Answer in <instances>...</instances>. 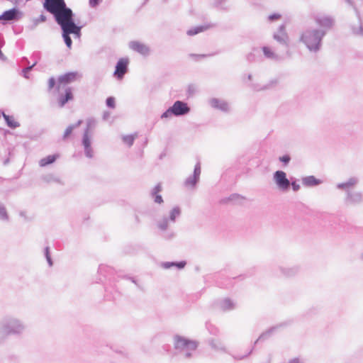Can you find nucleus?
<instances>
[{"instance_id":"obj_1","label":"nucleus","mask_w":363,"mask_h":363,"mask_svg":"<svg viewBox=\"0 0 363 363\" xmlns=\"http://www.w3.org/2000/svg\"><path fill=\"white\" fill-rule=\"evenodd\" d=\"M26 330L27 325L23 320L13 315L5 316L0 320V346L10 336L21 337Z\"/></svg>"},{"instance_id":"obj_2","label":"nucleus","mask_w":363,"mask_h":363,"mask_svg":"<svg viewBox=\"0 0 363 363\" xmlns=\"http://www.w3.org/2000/svg\"><path fill=\"white\" fill-rule=\"evenodd\" d=\"M359 183V177H351L346 181L337 184L336 188L345 192L344 203L347 206H355L363 203V193L353 189Z\"/></svg>"},{"instance_id":"obj_3","label":"nucleus","mask_w":363,"mask_h":363,"mask_svg":"<svg viewBox=\"0 0 363 363\" xmlns=\"http://www.w3.org/2000/svg\"><path fill=\"white\" fill-rule=\"evenodd\" d=\"M325 36V33L318 30V28L308 27L300 33L298 40L309 52L316 54L322 50Z\"/></svg>"},{"instance_id":"obj_4","label":"nucleus","mask_w":363,"mask_h":363,"mask_svg":"<svg viewBox=\"0 0 363 363\" xmlns=\"http://www.w3.org/2000/svg\"><path fill=\"white\" fill-rule=\"evenodd\" d=\"M199 345L198 342L176 335L174 337V346L176 350L182 354L185 359H190Z\"/></svg>"},{"instance_id":"obj_5","label":"nucleus","mask_w":363,"mask_h":363,"mask_svg":"<svg viewBox=\"0 0 363 363\" xmlns=\"http://www.w3.org/2000/svg\"><path fill=\"white\" fill-rule=\"evenodd\" d=\"M43 8L53 15L55 20L58 18L67 17L68 15L73 13L72 10L67 6L65 0H57L55 2L47 1L43 3Z\"/></svg>"},{"instance_id":"obj_6","label":"nucleus","mask_w":363,"mask_h":363,"mask_svg":"<svg viewBox=\"0 0 363 363\" xmlns=\"http://www.w3.org/2000/svg\"><path fill=\"white\" fill-rule=\"evenodd\" d=\"M189 112L190 108L188 104L184 101L178 100L161 115V118H169L172 116L177 117L183 116L188 114Z\"/></svg>"},{"instance_id":"obj_7","label":"nucleus","mask_w":363,"mask_h":363,"mask_svg":"<svg viewBox=\"0 0 363 363\" xmlns=\"http://www.w3.org/2000/svg\"><path fill=\"white\" fill-rule=\"evenodd\" d=\"M313 19L316 25L319 26L318 30L323 31L325 35L335 24V18L333 16L325 13L316 14L314 16Z\"/></svg>"},{"instance_id":"obj_8","label":"nucleus","mask_w":363,"mask_h":363,"mask_svg":"<svg viewBox=\"0 0 363 363\" xmlns=\"http://www.w3.org/2000/svg\"><path fill=\"white\" fill-rule=\"evenodd\" d=\"M273 181L279 191L287 192L291 187V181L287 178L286 173L282 170H277L273 174Z\"/></svg>"},{"instance_id":"obj_9","label":"nucleus","mask_w":363,"mask_h":363,"mask_svg":"<svg viewBox=\"0 0 363 363\" xmlns=\"http://www.w3.org/2000/svg\"><path fill=\"white\" fill-rule=\"evenodd\" d=\"M74 16L73 13L68 15L67 17L58 18V19L55 20L60 26L62 32H67V33L71 35V33H74V30L79 26L76 24Z\"/></svg>"},{"instance_id":"obj_10","label":"nucleus","mask_w":363,"mask_h":363,"mask_svg":"<svg viewBox=\"0 0 363 363\" xmlns=\"http://www.w3.org/2000/svg\"><path fill=\"white\" fill-rule=\"evenodd\" d=\"M181 215V209L179 206L174 207L169 212V217H163L157 222V227L162 231L167 230L169 223H174L176 218Z\"/></svg>"},{"instance_id":"obj_11","label":"nucleus","mask_w":363,"mask_h":363,"mask_svg":"<svg viewBox=\"0 0 363 363\" xmlns=\"http://www.w3.org/2000/svg\"><path fill=\"white\" fill-rule=\"evenodd\" d=\"M273 38L280 45L284 46L285 48H289V37L286 30V26L284 24L281 25L277 30L274 33Z\"/></svg>"},{"instance_id":"obj_12","label":"nucleus","mask_w":363,"mask_h":363,"mask_svg":"<svg viewBox=\"0 0 363 363\" xmlns=\"http://www.w3.org/2000/svg\"><path fill=\"white\" fill-rule=\"evenodd\" d=\"M128 58H121L118 60L116 65L115 71L113 73L114 77L117 79H122L124 77V75L128 72Z\"/></svg>"},{"instance_id":"obj_13","label":"nucleus","mask_w":363,"mask_h":363,"mask_svg":"<svg viewBox=\"0 0 363 363\" xmlns=\"http://www.w3.org/2000/svg\"><path fill=\"white\" fill-rule=\"evenodd\" d=\"M201 172L200 162H197L194 167L193 174L187 177L184 181V186L188 189H194L199 181Z\"/></svg>"},{"instance_id":"obj_14","label":"nucleus","mask_w":363,"mask_h":363,"mask_svg":"<svg viewBox=\"0 0 363 363\" xmlns=\"http://www.w3.org/2000/svg\"><path fill=\"white\" fill-rule=\"evenodd\" d=\"M22 16V12L16 8H12L9 10L5 11L0 15V21H15L20 19Z\"/></svg>"},{"instance_id":"obj_15","label":"nucleus","mask_w":363,"mask_h":363,"mask_svg":"<svg viewBox=\"0 0 363 363\" xmlns=\"http://www.w3.org/2000/svg\"><path fill=\"white\" fill-rule=\"evenodd\" d=\"M129 48L143 56H148L150 53V48L149 46L139 41H130L129 43Z\"/></svg>"},{"instance_id":"obj_16","label":"nucleus","mask_w":363,"mask_h":363,"mask_svg":"<svg viewBox=\"0 0 363 363\" xmlns=\"http://www.w3.org/2000/svg\"><path fill=\"white\" fill-rule=\"evenodd\" d=\"M80 77L81 75L77 72H71L60 76L57 80L60 84H67L77 81Z\"/></svg>"},{"instance_id":"obj_17","label":"nucleus","mask_w":363,"mask_h":363,"mask_svg":"<svg viewBox=\"0 0 363 363\" xmlns=\"http://www.w3.org/2000/svg\"><path fill=\"white\" fill-rule=\"evenodd\" d=\"M74 96L72 94V89L71 87H67L65 89V94H61L58 96V104L60 108L65 106V105L69 101L73 100Z\"/></svg>"},{"instance_id":"obj_18","label":"nucleus","mask_w":363,"mask_h":363,"mask_svg":"<svg viewBox=\"0 0 363 363\" xmlns=\"http://www.w3.org/2000/svg\"><path fill=\"white\" fill-rule=\"evenodd\" d=\"M209 104L213 108L216 109H218L223 112L229 111V105L228 102H226L224 100H221L217 98H213L210 99Z\"/></svg>"},{"instance_id":"obj_19","label":"nucleus","mask_w":363,"mask_h":363,"mask_svg":"<svg viewBox=\"0 0 363 363\" xmlns=\"http://www.w3.org/2000/svg\"><path fill=\"white\" fill-rule=\"evenodd\" d=\"M279 271L284 277L290 278L298 274L300 271V267L298 266H293L290 267H280Z\"/></svg>"},{"instance_id":"obj_20","label":"nucleus","mask_w":363,"mask_h":363,"mask_svg":"<svg viewBox=\"0 0 363 363\" xmlns=\"http://www.w3.org/2000/svg\"><path fill=\"white\" fill-rule=\"evenodd\" d=\"M208 343L215 351L226 352V348L223 342L218 339L211 338L208 340Z\"/></svg>"},{"instance_id":"obj_21","label":"nucleus","mask_w":363,"mask_h":363,"mask_svg":"<svg viewBox=\"0 0 363 363\" xmlns=\"http://www.w3.org/2000/svg\"><path fill=\"white\" fill-rule=\"evenodd\" d=\"M219 307L223 311H231L235 308V303L230 298H225L219 302Z\"/></svg>"},{"instance_id":"obj_22","label":"nucleus","mask_w":363,"mask_h":363,"mask_svg":"<svg viewBox=\"0 0 363 363\" xmlns=\"http://www.w3.org/2000/svg\"><path fill=\"white\" fill-rule=\"evenodd\" d=\"M245 199V197L238 194H233L228 198H225L221 200L222 203H241V202Z\"/></svg>"},{"instance_id":"obj_23","label":"nucleus","mask_w":363,"mask_h":363,"mask_svg":"<svg viewBox=\"0 0 363 363\" xmlns=\"http://www.w3.org/2000/svg\"><path fill=\"white\" fill-rule=\"evenodd\" d=\"M302 183L306 186H313L319 185L321 181L316 179L314 176H308L302 179Z\"/></svg>"},{"instance_id":"obj_24","label":"nucleus","mask_w":363,"mask_h":363,"mask_svg":"<svg viewBox=\"0 0 363 363\" xmlns=\"http://www.w3.org/2000/svg\"><path fill=\"white\" fill-rule=\"evenodd\" d=\"M2 116L9 128L14 129L20 126V123L15 121L13 116L6 115L4 112H2Z\"/></svg>"},{"instance_id":"obj_25","label":"nucleus","mask_w":363,"mask_h":363,"mask_svg":"<svg viewBox=\"0 0 363 363\" xmlns=\"http://www.w3.org/2000/svg\"><path fill=\"white\" fill-rule=\"evenodd\" d=\"M162 191V186L160 184L156 185L155 188L152 189L151 192V195L152 198H154V201L155 203H162L163 202V199L161 195L158 194L159 192Z\"/></svg>"},{"instance_id":"obj_26","label":"nucleus","mask_w":363,"mask_h":363,"mask_svg":"<svg viewBox=\"0 0 363 363\" xmlns=\"http://www.w3.org/2000/svg\"><path fill=\"white\" fill-rule=\"evenodd\" d=\"M282 325H277L274 327H272L267 331L262 333L258 339L255 342V345L257 344L259 341H264L267 339L279 327H281Z\"/></svg>"},{"instance_id":"obj_27","label":"nucleus","mask_w":363,"mask_h":363,"mask_svg":"<svg viewBox=\"0 0 363 363\" xmlns=\"http://www.w3.org/2000/svg\"><path fill=\"white\" fill-rule=\"evenodd\" d=\"M58 157V155H50L44 158H42L39 162V165L40 167H45L48 164H52L55 162L57 158Z\"/></svg>"},{"instance_id":"obj_28","label":"nucleus","mask_w":363,"mask_h":363,"mask_svg":"<svg viewBox=\"0 0 363 363\" xmlns=\"http://www.w3.org/2000/svg\"><path fill=\"white\" fill-rule=\"evenodd\" d=\"M185 261L181 262H165L162 264V266L164 269H169L172 267H177L178 269H183L186 265Z\"/></svg>"},{"instance_id":"obj_29","label":"nucleus","mask_w":363,"mask_h":363,"mask_svg":"<svg viewBox=\"0 0 363 363\" xmlns=\"http://www.w3.org/2000/svg\"><path fill=\"white\" fill-rule=\"evenodd\" d=\"M279 84V79H272L269 81V82L264 85L262 87H254V89L256 91H264L272 89L275 87Z\"/></svg>"},{"instance_id":"obj_30","label":"nucleus","mask_w":363,"mask_h":363,"mask_svg":"<svg viewBox=\"0 0 363 363\" xmlns=\"http://www.w3.org/2000/svg\"><path fill=\"white\" fill-rule=\"evenodd\" d=\"M262 51H263L264 56L268 59H271V60H277V61L279 60V59H280V57L276 53H274L269 48H268L267 46H264L262 48Z\"/></svg>"},{"instance_id":"obj_31","label":"nucleus","mask_w":363,"mask_h":363,"mask_svg":"<svg viewBox=\"0 0 363 363\" xmlns=\"http://www.w3.org/2000/svg\"><path fill=\"white\" fill-rule=\"evenodd\" d=\"M208 26H196L194 28H190L189 30H188L186 33L188 35H190V36L194 35L201 32L206 30V29H208Z\"/></svg>"},{"instance_id":"obj_32","label":"nucleus","mask_w":363,"mask_h":363,"mask_svg":"<svg viewBox=\"0 0 363 363\" xmlns=\"http://www.w3.org/2000/svg\"><path fill=\"white\" fill-rule=\"evenodd\" d=\"M82 144L83 147H86V146L87 147V146L91 145V136H90L89 133H88V130H84V131L82 140Z\"/></svg>"},{"instance_id":"obj_33","label":"nucleus","mask_w":363,"mask_h":363,"mask_svg":"<svg viewBox=\"0 0 363 363\" xmlns=\"http://www.w3.org/2000/svg\"><path fill=\"white\" fill-rule=\"evenodd\" d=\"M46 19L47 18L45 15H40L38 18L33 19V24L30 26V29L34 30L40 23L46 21Z\"/></svg>"},{"instance_id":"obj_34","label":"nucleus","mask_w":363,"mask_h":363,"mask_svg":"<svg viewBox=\"0 0 363 363\" xmlns=\"http://www.w3.org/2000/svg\"><path fill=\"white\" fill-rule=\"evenodd\" d=\"M43 180L47 183H50L52 182H57L59 184H62L59 178L55 177L53 174H49L43 176Z\"/></svg>"},{"instance_id":"obj_35","label":"nucleus","mask_w":363,"mask_h":363,"mask_svg":"<svg viewBox=\"0 0 363 363\" xmlns=\"http://www.w3.org/2000/svg\"><path fill=\"white\" fill-rule=\"evenodd\" d=\"M0 220L4 221L9 220V215L4 205L0 203Z\"/></svg>"},{"instance_id":"obj_36","label":"nucleus","mask_w":363,"mask_h":363,"mask_svg":"<svg viewBox=\"0 0 363 363\" xmlns=\"http://www.w3.org/2000/svg\"><path fill=\"white\" fill-rule=\"evenodd\" d=\"M62 35L67 47L68 48H71L72 45V40L71 39L70 34L67 33V32H62Z\"/></svg>"},{"instance_id":"obj_37","label":"nucleus","mask_w":363,"mask_h":363,"mask_svg":"<svg viewBox=\"0 0 363 363\" xmlns=\"http://www.w3.org/2000/svg\"><path fill=\"white\" fill-rule=\"evenodd\" d=\"M122 139L123 143H126L129 147H130L134 143L135 136L133 135H124L123 136Z\"/></svg>"},{"instance_id":"obj_38","label":"nucleus","mask_w":363,"mask_h":363,"mask_svg":"<svg viewBox=\"0 0 363 363\" xmlns=\"http://www.w3.org/2000/svg\"><path fill=\"white\" fill-rule=\"evenodd\" d=\"M352 32L354 35L363 36V27L360 21L357 27H352Z\"/></svg>"},{"instance_id":"obj_39","label":"nucleus","mask_w":363,"mask_h":363,"mask_svg":"<svg viewBox=\"0 0 363 363\" xmlns=\"http://www.w3.org/2000/svg\"><path fill=\"white\" fill-rule=\"evenodd\" d=\"M84 155L86 157L91 159L94 157V150L91 147V145L84 147Z\"/></svg>"},{"instance_id":"obj_40","label":"nucleus","mask_w":363,"mask_h":363,"mask_svg":"<svg viewBox=\"0 0 363 363\" xmlns=\"http://www.w3.org/2000/svg\"><path fill=\"white\" fill-rule=\"evenodd\" d=\"M106 104L108 108H114L116 107L115 98L109 96L106 100Z\"/></svg>"},{"instance_id":"obj_41","label":"nucleus","mask_w":363,"mask_h":363,"mask_svg":"<svg viewBox=\"0 0 363 363\" xmlns=\"http://www.w3.org/2000/svg\"><path fill=\"white\" fill-rule=\"evenodd\" d=\"M74 130V127H72L71 125H69L66 129L64 133V135L62 136L63 140H66L67 137L72 133Z\"/></svg>"},{"instance_id":"obj_42","label":"nucleus","mask_w":363,"mask_h":363,"mask_svg":"<svg viewBox=\"0 0 363 363\" xmlns=\"http://www.w3.org/2000/svg\"><path fill=\"white\" fill-rule=\"evenodd\" d=\"M36 62L33 63L32 65L30 66H28V67H26L25 68H23L22 69V72L23 73V77L26 79L28 78V72H29L30 71H31V69H33V67L35 65Z\"/></svg>"},{"instance_id":"obj_43","label":"nucleus","mask_w":363,"mask_h":363,"mask_svg":"<svg viewBox=\"0 0 363 363\" xmlns=\"http://www.w3.org/2000/svg\"><path fill=\"white\" fill-rule=\"evenodd\" d=\"M291 160V157L289 155H284L279 157V161L284 163V165H287Z\"/></svg>"},{"instance_id":"obj_44","label":"nucleus","mask_w":363,"mask_h":363,"mask_svg":"<svg viewBox=\"0 0 363 363\" xmlns=\"http://www.w3.org/2000/svg\"><path fill=\"white\" fill-rule=\"evenodd\" d=\"M56 84L55 79L52 77L48 80V91H51Z\"/></svg>"},{"instance_id":"obj_45","label":"nucleus","mask_w":363,"mask_h":363,"mask_svg":"<svg viewBox=\"0 0 363 363\" xmlns=\"http://www.w3.org/2000/svg\"><path fill=\"white\" fill-rule=\"evenodd\" d=\"M281 18V15L279 13H272L268 16V19L270 21H274L276 20H278Z\"/></svg>"},{"instance_id":"obj_46","label":"nucleus","mask_w":363,"mask_h":363,"mask_svg":"<svg viewBox=\"0 0 363 363\" xmlns=\"http://www.w3.org/2000/svg\"><path fill=\"white\" fill-rule=\"evenodd\" d=\"M102 0H89V6L91 8H96L97 6L99 5V4L101 2Z\"/></svg>"},{"instance_id":"obj_47","label":"nucleus","mask_w":363,"mask_h":363,"mask_svg":"<svg viewBox=\"0 0 363 363\" xmlns=\"http://www.w3.org/2000/svg\"><path fill=\"white\" fill-rule=\"evenodd\" d=\"M95 121L93 119H88L86 121V128L85 130H88V133H89V130L92 125H94Z\"/></svg>"},{"instance_id":"obj_48","label":"nucleus","mask_w":363,"mask_h":363,"mask_svg":"<svg viewBox=\"0 0 363 363\" xmlns=\"http://www.w3.org/2000/svg\"><path fill=\"white\" fill-rule=\"evenodd\" d=\"M213 54H209V55H204V54H201V55H197V54H190L189 56L191 57H196V58H204V57H211V56H213Z\"/></svg>"},{"instance_id":"obj_49","label":"nucleus","mask_w":363,"mask_h":363,"mask_svg":"<svg viewBox=\"0 0 363 363\" xmlns=\"http://www.w3.org/2000/svg\"><path fill=\"white\" fill-rule=\"evenodd\" d=\"M81 29H82V26H79L78 28H77L74 31V33H71V34H73L74 35L75 38H80L81 36Z\"/></svg>"},{"instance_id":"obj_50","label":"nucleus","mask_w":363,"mask_h":363,"mask_svg":"<svg viewBox=\"0 0 363 363\" xmlns=\"http://www.w3.org/2000/svg\"><path fill=\"white\" fill-rule=\"evenodd\" d=\"M291 186L294 191H298L300 189V185L296 182H291Z\"/></svg>"},{"instance_id":"obj_51","label":"nucleus","mask_w":363,"mask_h":363,"mask_svg":"<svg viewBox=\"0 0 363 363\" xmlns=\"http://www.w3.org/2000/svg\"><path fill=\"white\" fill-rule=\"evenodd\" d=\"M174 233L173 232H168L164 235V238L166 240H171L174 237Z\"/></svg>"},{"instance_id":"obj_52","label":"nucleus","mask_w":363,"mask_h":363,"mask_svg":"<svg viewBox=\"0 0 363 363\" xmlns=\"http://www.w3.org/2000/svg\"><path fill=\"white\" fill-rule=\"evenodd\" d=\"M109 117H110V113L108 111H104L103 113V119L104 121H106L109 118Z\"/></svg>"},{"instance_id":"obj_53","label":"nucleus","mask_w":363,"mask_h":363,"mask_svg":"<svg viewBox=\"0 0 363 363\" xmlns=\"http://www.w3.org/2000/svg\"><path fill=\"white\" fill-rule=\"evenodd\" d=\"M350 6L354 7V10L357 12V9H356L354 1L353 0H345Z\"/></svg>"},{"instance_id":"obj_54","label":"nucleus","mask_w":363,"mask_h":363,"mask_svg":"<svg viewBox=\"0 0 363 363\" xmlns=\"http://www.w3.org/2000/svg\"><path fill=\"white\" fill-rule=\"evenodd\" d=\"M82 120H79L76 123L74 124H72V127H74V129L78 128L79 126L81 125V124L82 123Z\"/></svg>"},{"instance_id":"obj_55","label":"nucleus","mask_w":363,"mask_h":363,"mask_svg":"<svg viewBox=\"0 0 363 363\" xmlns=\"http://www.w3.org/2000/svg\"><path fill=\"white\" fill-rule=\"evenodd\" d=\"M45 257H50V247H46L45 248Z\"/></svg>"},{"instance_id":"obj_56","label":"nucleus","mask_w":363,"mask_h":363,"mask_svg":"<svg viewBox=\"0 0 363 363\" xmlns=\"http://www.w3.org/2000/svg\"><path fill=\"white\" fill-rule=\"evenodd\" d=\"M289 363H302V362L299 360V359H298V358H294V359H291V360L289 362Z\"/></svg>"},{"instance_id":"obj_57","label":"nucleus","mask_w":363,"mask_h":363,"mask_svg":"<svg viewBox=\"0 0 363 363\" xmlns=\"http://www.w3.org/2000/svg\"><path fill=\"white\" fill-rule=\"evenodd\" d=\"M46 259L48 261V263L50 266H52V260L51 259V257H46Z\"/></svg>"},{"instance_id":"obj_58","label":"nucleus","mask_w":363,"mask_h":363,"mask_svg":"<svg viewBox=\"0 0 363 363\" xmlns=\"http://www.w3.org/2000/svg\"><path fill=\"white\" fill-rule=\"evenodd\" d=\"M130 279L131 280V281L133 283H134L135 285L138 286V283H137V281L134 278H130Z\"/></svg>"},{"instance_id":"obj_59","label":"nucleus","mask_w":363,"mask_h":363,"mask_svg":"<svg viewBox=\"0 0 363 363\" xmlns=\"http://www.w3.org/2000/svg\"><path fill=\"white\" fill-rule=\"evenodd\" d=\"M252 74H248V76H247V79H248L249 80H251V79H252Z\"/></svg>"},{"instance_id":"obj_60","label":"nucleus","mask_w":363,"mask_h":363,"mask_svg":"<svg viewBox=\"0 0 363 363\" xmlns=\"http://www.w3.org/2000/svg\"><path fill=\"white\" fill-rule=\"evenodd\" d=\"M252 56V54H250V55H248V56H247V60H250V57H251Z\"/></svg>"},{"instance_id":"obj_61","label":"nucleus","mask_w":363,"mask_h":363,"mask_svg":"<svg viewBox=\"0 0 363 363\" xmlns=\"http://www.w3.org/2000/svg\"><path fill=\"white\" fill-rule=\"evenodd\" d=\"M359 258L363 260V252L360 254Z\"/></svg>"},{"instance_id":"obj_62","label":"nucleus","mask_w":363,"mask_h":363,"mask_svg":"<svg viewBox=\"0 0 363 363\" xmlns=\"http://www.w3.org/2000/svg\"><path fill=\"white\" fill-rule=\"evenodd\" d=\"M252 351V349L249 352V353H248L246 356H247V355H249L250 354H251Z\"/></svg>"}]
</instances>
